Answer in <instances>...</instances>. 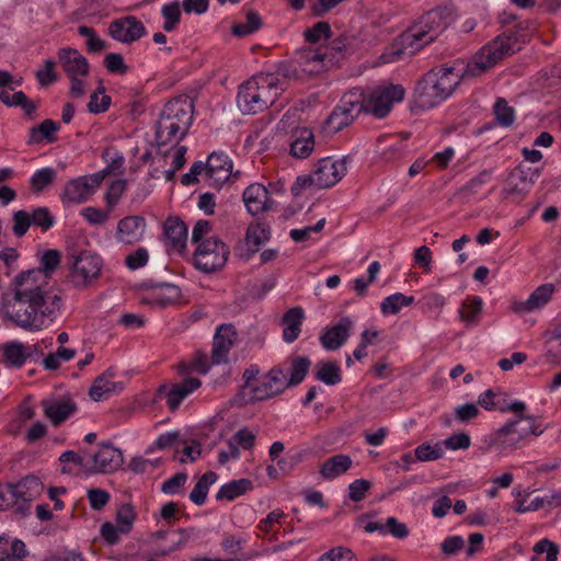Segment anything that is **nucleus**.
I'll return each mask as SVG.
<instances>
[{"instance_id":"1a4fd4ad","label":"nucleus","mask_w":561,"mask_h":561,"mask_svg":"<svg viewBox=\"0 0 561 561\" xmlns=\"http://www.w3.org/2000/svg\"><path fill=\"white\" fill-rule=\"evenodd\" d=\"M229 247L218 237L206 238L194 251V265L205 273L222 268L229 257Z\"/></svg>"},{"instance_id":"c85d7f7f","label":"nucleus","mask_w":561,"mask_h":561,"mask_svg":"<svg viewBox=\"0 0 561 561\" xmlns=\"http://www.w3.org/2000/svg\"><path fill=\"white\" fill-rule=\"evenodd\" d=\"M15 504L32 502L41 495L43 484L35 476H26L16 483H9Z\"/></svg>"},{"instance_id":"de8ad7c7","label":"nucleus","mask_w":561,"mask_h":561,"mask_svg":"<svg viewBox=\"0 0 561 561\" xmlns=\"http://www.w3.org/2000/svg\"><path fill=\"white\" fill-rule=\"evenodd\" d=\"M56 179V171L46 167L37 170L30 180L31 190L35 193L43 192Z\"/></svg>"},{"instance_id":"9b49d317","label":"nucleus","mask_w":561,"mask_h":561,"mask_svg":"<svg viewBox=\"0 0 561 561\" xmlns=\"http://www.w3.org/2000/svg\"><path fill=\"white\" fill-rule=\"evenodd\" d=\"M289 388L287 369L282 365L274 366L260 377L256 385L251 387V394L244 399V403L270 400L280 396Z\"/></svg>"},{"instance_id":"0eeeda50","label":"nucleus","mask_w":561,"mask_h":561,"mask_svg":"<svg viewBox=\"0 0 561 561\" xmlns=\"http://www.w3.org/2000/svg\"><path fill=\"white\" fill-rule=\"evenodd\" d=\"M103 259L100 254L82 250L68 257V282L77 289L92 286L100 278L103 270Z\"/></svg>"},{"instance_id":"f257e3e1","label":"nucleus","mask_w":561,"mask_h":561,"mask_svg":"<svg viewBox=\"0 0 561 561\" xmlns=\"http://www.w3.org/2000/svg\"><path fill=\"white\" fill-rule=\"evenodd\" d=\"M60 264V252L43 253L38 268L18 274L0 298V316L27 332H38L54 322L62 299L48 278Z\"/></svg>"},{"instance_id":"ea45409f","label":"nucleus","mask_w":561,"mask_h":561,"mask_svg":"<svg viewBox=\"0 0 561 561\" xmlns=\"http://www.w3.org/2000/svg\"><path fill=\"white\" fill-rule=\"evenodd\" d=\"M252 488V482L249 479L233 480L224 484L216 494V500L232 501L242 495Z\"/></svg>"},{"instance_id":"c9c22d12","label":"nucleus","mask_w":561,"mask_h":561,"mask_svg":"<svg viewBox=\"0 0 561 561\" xmlns=\"http://www.w3.org/2000/svg\"><path fill=\"white\" fill-rule=\"evenodd\" d=\"M353 465L348 455L339 454L328 458L320 467V474L325 480H332L345 473Z\"/></svg>"},{"instance_id":"4468645a","label":"nucleus","mask_w":561,"mask_h":561,"mask_svg":"<svg viewBox=\"0 0 561 561\" xmlns=\"http://www.w3.org/2000/svg\"><path fill=\"white\" fill-rule=\"evenodd\" d=\"M346 171V158L333 159L328 157L321 159L313 171L314 187L328 188L335 185L343 179Z\"/></svg>"},{"instance_id":"cd10ccee","label":"nucleus","mask_w":561,"mask_h":561,"mask_svg":"<svg viewBox=\"0 0 561 561\" xmlns=\"http://www.w3.org/2000/svg\"><path fill=\"white\" fill-rule=\"evenodd\" d=\"M314 149V135L308 127H297L291 133L289 153L296 159L308 158Z\"/></svg>"},{"instance_id":"aec40b11","label":"nucleus","mask_w":561,"mask_h":561,"mask_svg":"<svg viewBox=\"0 0 561 561\" xmlns=\"http://www.w3.org/2000/svg\"><path fill=\"white\" fill-rule=\"evenodd\" d=\"M110 35L121 43L138 41L146 33L142 22L135 16H125L114 20L108 27Z\"/></svg>"},{"instance_id":"338daca9","label":"nucleus","mask_w":561,"mask_h":561,"mask_svg":"<svg viewBox=\"0 0 561 561\" xmlns=\"http://www.w3.org/2000/svg\"><path fill=\"white\" fill-rule=\"evenodd\" d=\"M148 260L149 254L147 249L138 248L136 251H134L133 253L128 254L125 257V265L127 266V268L135 271L140 267H144L148 263Z\"/></svg>"},{"instance_id":"0e129e2a","label":"nucleus","mask_w":561,"mask_h":561,"mask_svg":"<svg viewBox=\"0 0 561 561\" xmlns=\"http://www.w3.org/2000/svg\"><path fill=\"white\" fill-rule=\"evenodd\" d=\"M32 225L48 230L55 222L53 215L47 207H38L32 211Z\"/></svg>"},{"instance_id":"e433bc0d","label":"nucleus","mask_w":561,"mask_h":561,"mask_svg":"<svg viewBox=\"0 0 561 561\" xmlns=\"http://www.w3.org/2000/svg\"><path fill=\"white\" fill-rule=\"evenodd\" d=\"M314 377L328 386H335L342 380L341 368L333 360L319 362L316 365Z\"/></svg>"},{"instance_id":"b1692460","label":"nucleus","mask_w":561,"mask_h":561,"mask_svg":"<svg viewBox=\"0 0 561 561\" xmlns=\"http://www.w3.org/2000/svg\"><path fill=\"white\" fill-rule=\"evenodd\" d=\"M353 321L344 317L339 323L327 328L320 336L322 346L328 351L339 350L348 339Z\"/></svg>"},{"instance_id":"4c0bfd02","label":"nucleus","mask_w":561,"mask_h":561,"mask_svg":"<svg viewBox=\"0 0 561 561\" xmlns=\"http://www.w3.org/2000/svg\"><path fill=\"white\" fill-rule=\"evenodd\" d=\"M337 107L347 117L352 116L353 121L362 111L366 112L363 93H359L358 91H351L342 98Z\"/></svg>"},{"instance_id":"473e14b6","label":"nucleus","mask_w":561,"mask_h":561,"mask_svg":"<svg viewBox=\"0 0 561 561\" xmlns=\"http://www.w3.org/2000/svg\"><path fill=\"white\" fill-rule=\"evenodd\" d=\"M113 370L107 369L104 374L95 378L89 391V394L93 401L107 399L111 394L122 389V383L113 381Z\"/></svg>"},{"instance_id":"a211bd4d","label":"nucleus","mask_w":561,"mask_h":561,"mask_svg":"<svg viewBox=\"0 0 561 561\" xmlns=\"http://www.w3.org/2000/svg\"><path fill=\"white\" fill-rule=\"evenodd\" d=\"M205 167L209 185L217 188L221 187L232 175V161L221 151L210 153Z\"/></svg>"},{"instance_id":"3c124183","label":"nucleus","mask_w":561,"mask_h":561,"mask_svg":"<svg viewBox=\"0 0 561 561\" xmlns=\"http://www.w3.org/2000/svg\"><path fill=\"white\" fill-rule=\"evenodd\" d=\"M162 16L164 19L163 30L165 32H172L180 22L181 19V5L179 1L167 3L161 9Z\"/></svg>"},{"instance_id":"4be33fe9","label":"nucleus","mask_w":561,"mask_h":561,"mask_svg":"<svg viewBox=\"0 0 561 561\" xmlns=\"http://www.w3.org/2000/svg\"><path fill=\"white\" fill-rule=\"evenodd\" d=\"M57 58L68 78L87 77L89 75L90 65L88 59L78 49L71 47L59 48Z\"/></svg>"},{"instance_id":"f8f14e48","label":"nucleus","mask_w":561,"mask_h":561,"mask_svg":"<svg viewBox=\"0 0 561 561\" xmlns=\"http://www.w3.org/2000/svg\"><path fill=\"white\" fill-rule=\"evenodd\" d=\"M104 173L96 172L68 181L62 191V202L75 205L87 202L104 181Z\"/></svg>"},{"instance_id":"f3484780","label":"nucleus","mask_w":561,"mask_h":561,"mask_svg":"<svg viewBox=\"0 0 561 561\" xmlns=\"http://www.w3.org/2000/svg\"><path fill=\"white\" fill-rule=\"evenodd\" d=\"M160 118L174 123L183 131H188L193 122V103L185 96L170 100L163 106Z\"/></svg>"},{"instance_id":"423d86ee","label":"nucleus","mask_w":561,"mask_h":561,"mask_svg":"<svg viewBox=\"0 0 561 561\" xmlns=\"http://www.w3.org/2000/svg\"><path fill=\"white\" fill-rule=\"evenodd\" d=\"M518 50H520V44L516 35L503 33L478 51L467 65L465 76L477 77Z\"/></svg>"},{"instance_id":"5fc2aeb1","label":"nucleus","mask_w":561,"mask_h":561,"mask_svg":"<svg viewBox=\"0 0 561 561\" xmlns=\"http://www.w3.org/2000/svg\"><path fill=\"white\" fill-rule=\"evenodd\" d=\"M78 34L87 38V48L90 53H100L107 48L106 42L98 37L96 32L92 27L80 25Z\"/></svg>"},{"instance_id":"13d9d810","label":"nucleus","mask_w":561,"mask_h":561,"mask_svg":"<svg viewBox=\"0 0 561 561\" xmlns=\"http://www.w3.org/2000/svg\"><path fill=\"white\" fill-rule=\"evenodd\" d=\"M305 39L311 44L320 42L322 38L331 36V26L328 22H317L312 27L304 32Z\"/></svg>"},{"instance_id":"412c9836","label":"nucleus","mask_w":561,"mask_h":561,"mask_svg":"<svg viewBox=\"0 0 561 561\" xmlns=\"http://www.w3.org/2000/svg\"><path fill=\"white\" fill-rule=\"evenodd\" d=\"M237 340V332L231 324H221L214 335L210 360L213 365L228 362V354Z\"/></svg>"},{"instance_id":"dca6fc26","label":"nucleus","mask_w":561,"mask_h":561,"mask_svg":"<svg viewBox=\"0 0 561 561\" xmlns=\"http://www.w3.org/2000/svg\"><path fill=\"white\" fill-rule=\"evenodd\" d=\"M124 458L121 449L111 444H101L98 451L89 456V473H111L121 468Z\"/></svg>"},{"instance_id":"6ab92c4d","label":"nucleus","mask_w":561,"mask_h":561,"mask_svg":"<svg viewBox=\"0 0 561 561\" xmlns=\"http://www.w3.org/2000/svg\"><path fill=\"white\" fill-rule=\"evenodd\" d=\"M146 220L142 216H126L117 222L115 238L124 245H134L144 239Z\"/></svg>"},{"instance_id":"a18cd8bd","label":"nucleus","mask_w":561,"mask_h":561,"mask_svg":"<svg viewBox=\"0 0 561 561\" xmlns=\"http://www.w3.org/2000/svg\"><path fill=\"white\" fill-rule=\"evenodd\" d=\"M492 174V170H482L459 190V195L463 198H469L478 194L481 188L491 181Z\"/></svg>"},{"instance_id":"c756f323","label":"nucleus","mask_w":561,"mask_h":561,"mask_svg":"<svg viewBox=\"0 0 561 561\" xmlns=\"http://www.w3.org/2000/svg\"><path fill=\"white\" fill-rule=\"evenodd\" d=\"M164 237L169 250L181 252L186 247L187 227L180 218H168L164 222Z\"/></svg>"},{"instance_id":"c03bdc74","label":"nucleus","mask_w":561,"mask_h":561,"mask_svg":"<svg viewBox=\"0 0 561 561\" xmlns=\"http://www.w3.org/2000/svg\"><path fill=\"white\" fill-rule=\"evenodd\" d=\"M352 123V116H346L336 106L322 125V133L325 135L336 134Z\"/></svg>"},{"instance_id":"72a5a7b5","label":"nucleus","mask_w":561,"mask_h":561,"mask_svg":"<svg viewBox=\"0 0 561 561\" xmlns=\"http://www.w3.org/2000/svg\"><path fill=\"white\" fill-rule=\"evenodd\" d=\"M32 356V347L20 341H10L3 345V360L9 367L21 368Z\"/></svg>"},{"instance_id":"9d476101","label":"nucleus","mask_w":561,"mask_h":561,"mask_svg":"<svg viewBox=\"0 0 561 561\" xmlns=\"http://www.w3.org/2000/svg\"><path fill=\"white\" fill-rule=\"evenodd\" d=\"M405 91L400 84L379 85L363 92L366 113L377 118L386 117L394 103L404 99Z\"/></svg>"},{"instance_id":"37998d69","label":"nucleus","mask_w":561,"mask_h":561,"mask_svg":"<svg viewBox=\"0 0 561 561\" xmlns=\"http://www.w3.org/2000/svg\"><path fill=\"white\" fill-rule=\"evenodd\" d=\"M311 362L304 356H297L291 358L290 360V375L287 376L288 386L290 388L298 386L302 382L308 370L310 368Z\"/></svg>"},{"instance_id":"69168bd1","label":"nucleus","mask_w":561,"mask_h":561,"mask_svg":"<svg viewBox=\"0 0 561 561\" xmlns=\"http://www.w3.org/2000/svg\"><path fill=\"white\" fill-rule=\"evenodd\" d=\"M12 231L16 237H23L32 225L31 215L25 210H18L13 214Z\"/></svg>"},{"instance_id":"39448f33","label":"nucleus","mask_w":561,"mask_h":561,"mask_svg":"<svg viewBox=\"0 0 561 561\" xmlns=\"http://www.w3.org/2000/svg\"><path fill=\"white\" fill-rule=\"evenodd\" d=\"M461 76L454 68H439L427 72L416 85V103L423 110L437 106L451 95Z\"/></svg>"},{"instance_id":"ddd939ff","label":"nucleus","mask_w":561,"mask_h":561,"mask_svg":"<svg viewBox=\"0 0 561 561\" xmlns=\"http://www.w3.org/2000/svg\"><path fill=\"white\" fill-rule=\"evenodd\" d=\"M539 173L536 169L517 165L507 175L504 193L515 201H522L530 191Z\"/></svg>"},{"instance_id":"09e8293b","label":"nucleus","mask_w":561,"mask_h":561,"mask_svg":"<svg viewBox=\"0 0 561 561\" xmlns=\"http://www.w3.org/2000/svg\"><path fill=\"white\" fill-rule=\"evenodd\" d=\"M482 299L480 297H473L465 301L460 309V319L467 324L472 325L477 322L478 316L482 311Z\"/></svg>"},{"instance_id":"79ce46f5","label":"nucleus","mask_w":561,"mask_h":561,"mask_svg":"<svg viewBox=\"0 0 561 561\" xmlns=\"http://www.w3.org/2000/svg\"><path fill=\"white\" fill-rule=\"evenodd\" d=\"M414 302L413 296H405L402 293H394L386 297L380 304V310L383 314H397L403 307L411 306Z\"/></svg>"},{"instance_id":"864d4df0","label":"nucleus","mask_w":561,"mask_h":561,"mask_svg":"<svg viewBox=\"0 0 561 561\" xmlns=\"http://www.w3.org/2000/svg\"><path fill=\"white\" fill-rule=\"evenodd\" d=\"M285 513L282 510L276 508L259 523L257 528L266 535L271 534L272 538L270 540H276L275 526L282 525Z\"/></svg>"},{"instance_id":"e2e57ef3","label":"nucleus","mask_w":561,"mask_h":561,"mask_svg":"<svg viewBox=\"0 0 561 561\" xmlns=\"http://www.w3.org/2000/svg\"><path fill=\"white\" fill-rule=\"evenodd\" d=\"M136 514L130 504H123L117 511V524L121 533H128L131 529Z\"/></svg>"},{"instance_id":"bb28decb","label":"nucleus","mask_w":561,"mask_h":561,"mask_svg":"<svg viewBox=\"0 0 561 561\" xmlns=\"http://www.w3.org/2000/svg\"><path fill=\"white\" fill-rule=\"evenodd\" d=\"M554 287L551 284H543L537 287L526 300L514 301L513 310L518 313H526L539 310L551 299Z\"/></svg>"},{"instance_id":"052dcab7","label":"nucleus","mask_w":561,"mask_h":561,"mask_svg":"<svg viewBox=\"0 0 561 561\" xmlns=\"http://www.w3.org/2000/svg\"><path fill=\"white\" fill-rule=\"evenodd\" d=\"M125 188H126L125 180H116L110 184V186L104 195V199H105L106 205L108 206L110 210H112L114 208V206L118 203Z\"/></svg>"},{"instance_id":"49530a36","label":"nucleus","mask_w":561,"mask_h":561,"mask_svg":"<svg viewBox=\"0 0 561 561\" xmlns=\"http://www.w3.org/2000/svg\"><path fill=\"white\" fill-rule=\"evenodd\" d=\"M175 148L172 151H167L163 153V159L167 161L168 158H172V167L164 170V178L167 181H171L175 173L183 168L185 163V154H186V147L185 146H178L174 145Z\"/></svg>"},{"instance_id":"6e6552de","label":"nucleus","mask_w":561,"mask_h":561,"mask_svg":"<svg viewBox=\"0 0 561 561\" xmlns=\"http://www.w3.org/2000/svg\"><path fill=\"white\" fill-rule=\"evenodd\" d=\"M340 54L333 47L325 48L324 50L318 49H304L296 54V58L293 62V76L297 79H304L318 75L322 71L329 70L334 67L335 55Z\"/></svg>"},{"instance_id":"774afa93","label":"nucleus","mask_w":561,"mask_h":561,"mask_svg":"<svg viewBox=\"0 0 561 561\" xmlns=\"http://www.w3.org/2000/svg\"><path fill=\"white\" fill-rule=\"evenodd\" d=\"M318 561H354V554L347 548L336 547L321 556Z\"/></svg>"},{"instance_id":"680f3d73","label":"nucleus","mask_w":561,"mask_h":561,"mask_svg":"<svg viewBox=\"0 0 561 561\" xmlns=\"http://www.w3.org/2000/svg\"><path fill=\"white\" fill-rule=\"evenodd\" d=\"M102 158L107 162V167L100 172L104 173V179L115 171H119L124 164V157L121 152L114 150H105Z\"/></svg>"},{"instance_id":"5701e85b","label":"nucleus","mask_w":561,"mask_h":561,"mask_svg":"<svg viewBox=\"0 0 561 561\" xmlns=\"http://www.w3.org/2000/svg\"><path fill=\"white\" fill-rule=\"evenodd\" d=\"M42 407L45 416L55 426H58L61 423H64L77 411V404L70 398L44 399L42 401Z\"/></svg>"},{"instance_id":"58836bf2","label":"nucleus","mask_w":561,"mask_h":561,"mask_svg":"<svg viewBox=\"0 0 561 561\" xmlns=\"http://www.w3.org/2000/svg\"><path fill=\"white\" fill-rule=\"evenodd\" d=\"M59 129V125L51 121L45 119L38 126H34L30 129L28 144H39L42 140L47 142L55 141V133Z\"/></svg>"},{"instance_id":"6e6d98bb","label":"nucleus","mask_w":561,"mask_h":561,"mask_svg":"<svg viewBox=\"0 0 561 561\" xmlns=\"http://www.w3.org/2000/svg\"><path fill=\"white\" fill-rule=\"evenodd\" d=\"M111 104V98L105 94V88L101 85L96 92L90 96L88 104L89 112L92 114L104 113Z\"/></svg>"},{"instance_id":"bf43d9fd","label":"nucleus","mask_w":561,"mask_h":561,"mask_svg":"<svg viewBox=\"0 0 561 561\" xmlns=\"http://www.w3.org/2000/svg\"><path fill=\"white\" fill-rule=\"evenodd\" d=\"M55 66L56 62L53 59H45L43 67L36 70L35 77L42 87H47L57 81Z\"/></svg>"},{"instance_id":"f03ea898","label":"nucleus","mask_w":561,"mask_h":561,"mask_svg":"<svg viewBox=\"0 0 561 561\" xmlns=\"http://www.w3.org/2000/svg\"><path fill=\"white\" fill-rule=\"evenodd\" d=\"M527 407L523 401L515 400L505 407H500V412H513L515 416L501 427L486 435L483 439L488 450L499 454H508L523 447L531 436H540L545 427L536 423V417L526 414Z\"/></svg>"},{"instance_id":"7ed1b4c3","label":"nucleus","mask_w":561,"mask_h":561,"mask_svg":"<svg viewBox=\"0 0 561 561\" xmlns=\"http://www.w3.org/2000/svg\"><path fill=\"white\" fill-rule=\"evenodd\" d=\"M453 20V12L447 8H437L424 13L399 36L400 51L396 54L414 55L440 36Z\"/></svg>"},{"instance_id":"4d7b16f0","label":"nucleus","mask_w":561,"mask_h":561,"mask_svg":"<svg viewBox=\"0 0 561 561\" xmlns=\"http://www.w3.org/2000/svg\"><path fill=\"white\" fill-rule=\"evenodd\" d=\"M443 457L442 444L431 445L428 443L421 444L415 448V458L419 461H432Z\"/></svg>"},{"instance_id":"2f4dec72","label":"nucleus","mask_w":561,"mask_h":561,"mask_svg":"<svg viewBox=\"0 0 561 561\" xmlns=\"http://www.w3.org/2000/svg\"><path fill=\"white\" fill-rule=\"evenodd\" d=\"M187 131H183L181 127H176L174 123L160 118L156 124V141L158 147L161 149L168 145H178L185 136Z\"/></svg>"},{"instance_id":"f704fd0d","label":"nucleus","mask_w":561,"mask_h":561,"mask_svg":"<svg viewBox=\"0 0 561 561\" xmlns=\"http://www.w3.org/2000/svg\"><path fill=\"white\" fill-rule=\"evenodd\" d=\"M304 318L305 312L300 307L291 308L284 314L283 339L286 343H293L298 339Z\"/></svg>"},{"instance_id":"603ef678","label":"nucleus","mask_w":561,"mask_h":561,"mask_svg":"<svg viewBox=\"0 0 561 561\" xmlns=\"http://www.w3.org/2000/svg\"><path fill=\"white\" fill-rule=\"evenodd\" d=\"M262 25L261 16L255 11H249L247 21L232 26V34L236 36H245L257 31Z\"/></svg>"},{"instance_id":"8fccbe9b","label":"nucleus","mask_w":561,"mask_h":561,"mask_svg":"<svg viewBox=\"0 0 561 561\" xmlns=\"http://www.w3.org/2000/svg\"><path fill=\"white\" fill-rule=\"evenodd\" d=\"M494 117L497 125L510 127L515 121V111L508 106L504 99H499L493 106Z\"/></svg>"},{"instance_id":"a19ab883","label":"nucleus","mask_w":561,"mask_h":561,"mask_svg":"<svg viewBox=\"0 0 561 561\" xmlns=\"http://www.w3.org/2000/svg\"><path fill=\"white\" fill-rule=\"evenodd\" d=\"M216 480L217 474L215 472L208 471L204 473L191 491L190 500L198 506L203 505L206 501L209 486L214 484Z\"/></svg>"},{"instance_id":"7c9ffc66","label":"nucleus","mask_w":561,"mask_h":561,"mask_svg":"<svg viewBox=\"0 0 561 561\" xmlns=\"http://www.w3.org/2000/svg\"><path fill=\"white\" fill-rule=\"evenodd\" d=\"M180 298V287L169 283H161L151 287V290L148 293V296L144 301L147 304L158 305L163 308L178 302Z\"/></svg>"},{"instance_id":"2eb2a0df","label":"nucleus","mask_w":561,"mask_h":561,"mask_svg":"<svg viewBox=\"0 0 561 561\" xmlns=\"http://www.w3.org/2000/svg\"><path fill=\"white\" fill-rule=\"evenodd\" d=\"M270 238L271 229L267 224L261 221L250 224L244 239L236 247V255L242 260H249Z\"/></svg>"},{"instance_id":"20e7f679","label":"nucleus","mask_w":561,"mask_h":561,"mask_svg":"<svg viewBox=\"0 0 561 561\" xmlns=\"http://www.w3.org/2000/svg\"><path fill=\"white\" fill-rule=\"evenodd\" d=\"M283 89L272 73H260L243 82L238 92L237 103L243 114H255L273 104Z\"/></svg>"},{"instance_id":"393cba45","label":"nucleus","mask_w":561,"mask_h":561,"mask_svg":"<svg viewBox=\"0 0 561 561\" xmlns=\"http://www.w3.org/2000/svg\"><path fill=\"white\" fill-rule=\"evenodd\" d=\"M242 197L248 211L253 216L272 207L268 191L260 183L249 185L244 190Z\"/></svg>"},{"instance_id":"a878e982","label":"nucleus","mask_w":561,"mask_h":561,"mask_svg":"<svg viewBox=\"0 0 561 561\" xmlns=\"http://www.w3.org/2000/svg\"><path fill=\"white\" fill-rule=\"evenodd\" d=\"M201 380L197 378H186L181 383L172 385L170 388L162 386L160 392H165L167 404L171 411H175L181 402L193 391L201 387Z\"/></svg>"}]
</instances>
